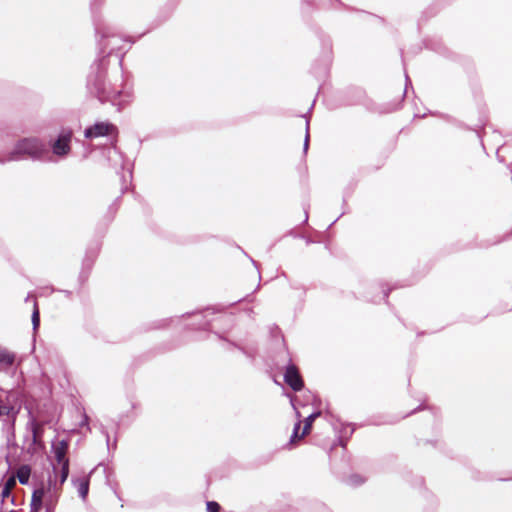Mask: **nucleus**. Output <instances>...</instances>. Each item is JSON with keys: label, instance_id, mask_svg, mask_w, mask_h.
<instances>
[{"label": "nucleus", "instance_id": "f257e3e1", "mask_svg": "<svg viewBox=\"0 0 512 512\" xmlns=\"http://www.w3.org/2000/svg\"><path fill=\"white\" fill-rule=\"evenodd\" d=\"M61 478L49 474L47 479L38 481L31 496V512H54L62 492Z\"/></svg>", "mask_w": 512, "mask_h": 512}, {"label": "nucleus", "instance_id": "f03ea898", "mask_svg": "<svg viewBox=\"0 0 512 512\" xmlns=\"http://www.w3.org/2000/svg\"><path fill=\"white\" fill-rule=\"evenodd\" d=\"M68 444L60 441L53 445V454L55 462L52 464L51 475L61 478V483H65L69 475V460L66 457Z\"/></svg>", "mask_w": 512, "mask_h": 512}, {"label": "nucleus", "instance_id": "7ed1b4c3", "mask_svg": "<svg viewBox=\"0 0 512 512\" xmlns=\"http://www.w3.org/2000/svg\"><path fill=\"white\" fill-rule=\"evenodd\" d=\"M21 408V400L18 392L4 391L0 389V417H7L12 423L15 421Z\"/></svg>", "mask_w": 512, "mask_h": 512}, {"label": "nucleus", "instance_id": "20e7f679", "mask_svg": "<svg viewBox=\"0 0 512 512\" xmlns=\"http://www.w3.org/2000/svg\"><path fill=\"white\" fill-rule=\"evenodd\" d=\"M43 150V144L39 140L34 138L24 139L20 141L15 147L16 154H26L33 157L39 156L43 152Z\"/></svg>", "mask_w": 512, "mask_h": 512}, {"label": "nucleus", "instance_id": "39448f33", "mask_svg": "<svg viewBox=\"0 0 512 512\" xmlns=\"http://www.w3.org/2000/svg\"><path fill=\"white\" fill-rule=\"evenodd\" d=\"M318 413H313L311 415H309L306 420H305V426L303 428V432L301 435H299V428H300V422L298 421L294 427V431H293V434L290 438V443L291 444H295L297 440H300L302 439L305 435H307L310 430H311V426H312V423L314 422V420L318 417Z\"/></svg>", "mask_w": 512, "mask_h": 512}, {"label": "nucleus", "instance_id": "423d86ee", "mask_svg": "<svg viewBox=\"0 0 512 512\" xmlns=\"http://www.w3.org/2000/svg\"><path fill=\"white\" fill-rule=\"evenodd\" d=\"M114 130V126L109 123H96L94 126L88 128L85 130V137L86 138H93V137H99L104 136L112 133Z\"/></svg>", "mask_w": 512, "mask_h": 512}, {"label": "nucleus", "instance_id": "0eeeda50", "mask_svg": "<svg viewBox=\"0 0 512 512\" xmlns=\"http://www.w3.org/2000/svg\"><path fill=\"white\" fill-rule=\"evenodd\" d=\"M285 381L294 390H300L303 386L302 379L294 366H289L287 368Z\"/></svg>", "mask_w": 512, "mask_h": 512}, {"label": "nucleus", "instance_id": "6e6552de", "mask_svg": "<svg viewBox=\"0 0 512 512\" xmlns=\"http://www.w3.org/2000/svg\"><path fill=\"white\" fill-rule=\"evenodd\" d=\"M71 133H63L59 136L58 140L53 145V152L56 155H65L69 151V141Z\"/></svg>", "mask_w": 512, "mask_h": 512}, {"label": "nucleus", "instance_id": "1a4fd4ad", "mask_svg": "<svg viewBox=\"0 0 512 512\" xmlns=\"http://www.w3.org/2000/svg\"><path fill=\"white\" fill-rule=\"evenodd\" d=\"M14 476L16 477V479L19 480V482L22 485L28 484L30 476H31V467L26 464L20 465L17 468L16 474Z\"/></svg>", "mask_w": 512, "mask_h": 512}, {"label": "nucleus", "instance_id": "9d476101", "mask_svg": "<svg viewBox=\"0 0 512 512\" xmlns=\"http://www.w3.org/2000/svg\"><path fill=\"white\" fill-rule=\"evenodd\" d=\"M31 430H32V444L33 448H30L33 452H36L38 448L42 447L41 441H40V430L41 427L36 422L31 423Z\"/></svg>", "mask_w": 512, "mask_h": 512}, {"label": "nucleus", "instance_id": "9b49d317", "mask_svg": "<svg viewBox=\"0 0 512 512\" xmlns=\"http://www.w3.org/2000/svg\"><path fill=\"white\" fill-rule=\"evenodd\" d=\"M15 486H16V477L10 476L4 483V486L1 491V497L3 500L10 497L11 491L14 489Z\"/></svg>", "mask_w": 512, "mask_h": 512}, {"label": "nucleus", "instance_id": "f8f14e48", "mask_svg": "<svg viewBox=\"0 0 512 512\" xmlns=\"http://www.w3.org/2000/svg\"><path fill=\"white\" fill-rule=\"evenodd\" d=\"M75 485L77 487V490H78V493L80 495V497L85 500L87 495H88V491H89V481L87 478H81V479H78L77 481H75Z\"/></svg>", "mask_w": 512, "mask_h": 512}, {"label": "nucleus", "instance_id": "ddd939ff", "mask_svg": "<svg viewBox=\"0 0 512 512\" xmlns=\"http://www.w3.org/2000/svg\"><path fill=\"white\" fill-rule=\"evenodd\" d=\"M14 361V356L7 350L0 349V364L11 365Z\"/></svg>", "mask_w": 512, "mask_h": 512}, {"label": "nucleus", "instance_id": "4468645a", "mask_svg": "<svg viewBox=\"0 0 512 512\" xmlns=\"http://www.w3.org/2000/svg\"><path fill=\"white\" fill-rule=\"evenodd\" d=\"M32 323H33V329L37 330V328L39 327L40 318H39V310H38L36 304L34 305V311L32 314Z\"/></svg>", "mask_w": 512, "mask_h": 512}, {"label": "nucleus", "instance_id": "2eb2a0df", "mask_svg": "<svg viewBox=\"0 0 512 512\" xmlns=\"http://www.w3.org/2000/svg\"><path fill=\"white\" fill-rule=\"evenodd\" d=\"M220 506L217 502L209 501L207 502V511L208 512H219Z\"/></svg>", "mask_w": 512, "mask_h": 512}, {"label": "nucleus", "instance_id": "dca6fc26", "mask_svg": "<svg viewBox=\"0 0 512 512\" xmlns=\"http://www.w3.org/2000/svg\"><path fill=\"white\" fill-rule=\"evenodd\" d=\"M308 143H309V134H308V131L306 132V137H305V143H304V149L307 150L308 149Z\"/></svg>", "mask_w": 512, "mask_h": 512}]
</instances>
